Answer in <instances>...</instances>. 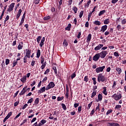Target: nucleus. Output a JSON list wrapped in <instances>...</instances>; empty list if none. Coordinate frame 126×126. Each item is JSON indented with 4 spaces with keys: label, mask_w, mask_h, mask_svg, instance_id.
Listing matches in <instances>:
<instances>
[{
    "label": "nucleus",
    "mask_w": 126,
    "mask_h": 126,
    "mask_svg": "<svg viewBox=\"0 0 126 126\" xmlns=\"http://www.w3.org/2000/svg\"><path fill=\"white\" fill-rule=\"evenodd\" d=\"M70 28H71V24H68V26L65 28V29L68 31H70Z\"/></svg>",
    "instance_id": "nucleus-22"
},
{
    "label": "nucleus",
    "mask_w": 126,
    "mask_h": 126,
    "mask_svg": "<svg viewBox=\"0 0 126 126\" xmlns=\"http://www.w3.org/2000/svg\"><path fill=\"white\" fill-rule=\"evenodd\" d=\"M70 76H71V79H73V78H74V77L76 76V72H75L73 73H72Z\"/></svg>",
    "instance_id": "nucleus-28"
},
{
    "label": "nucleus",
    "mask_w": 126,
    "mask_h": 126,
    "mask_svg": "<svg viewBox=\"0 0 126 126\" xmlns=\"http://www.w3.org/2000/svg\"><path fill=\"white\" fill-rule=\"evenodd\" d=\"M118 1H119V0H112L111 2L112 3H116Z\"/></svg>",
    "instance_id": "nucleus-60"
},
{
    "label": "nucleus",
    "mask_w": 126,
    "mask_h": 126,
    "mask_svg": "<svg viewBox=\"0 0 126 126\" xmlns=\"http://www.w3.org/2000/svg\"><path fill=\"white\" fill-rule=\"evenodd\" d=\"M25 27L26 28V30H27V31H29V25H28V24H25Z\"/></svg>",
    "instance_id": "nucleus-44"
},
{
    "label": "nucleus",
    "mask_w": 126,
    "mask_h": 126,
    "mask_svg": "<svg viewBox=\"0 0 126 126\" xmlns=\"http://www.w3.org/2000/svg\"><path fill=\"white\" fill-rule=\"evenodd\" d=\"M27 58L28 59H30V57H29L28 56H27L26 55H25L24 58V63H27Z\"/></svg>",
    "instance_id": "nucleus-23"
},
{
    "label": "nucleus",
    "mask_w": 126,
    "mask_h": 126,
    "mask_svg": "<svg viewBox=\"0 0 126 126\" xmlns=\"http://www.w3.org/2000/svg\"><path fill=\"white\" fill-rule=\"evenodd\" d=\"M121 23H122V24H123V25L124 24H126V19H123Z\"/></svg>",
    "instance_id": "nucleus-55"
},
{
    "label": "nucleus",
    "mask_w": 126,
    "mask_h": 126,
    "mask_svg": "<svg viewBox=\"0 0 126 126\" xmlns=\"http://www.w3.org/2000/svg\"><path fill=\"white\" fill-rule=\"evenodd\" d=\"M69 92V89L67 85L66 86V93H65V97L66 99L68 98V92Z\"/></svg>",
    "instance_id": "nucleus-13"
},
{
    "label": "nucleus",
    "mask_w": 126,
    "mask_h": 126,
    "mask_svg": "<svg viewBox=\"0 0 126 126\" xmlns=\"http://www.w3.org/2000/svg\"><path fill=\"white\" fill-rule=\"evenodd\" d=\"M9 59H5V64L6 65H8V64H9Z\"/></svg>",
    "instance_id": "nucleus-42"
},
{
    "label": "nucleus",
    "mask_w": 126,
    "mask_h": 126,
    "mask_svg": "<svg viewBox=\"0 0 126 126\" xmlns=\"http://www.w3.org/2000/svg\"><path fill=\"white\" fill-rule=\"evenodd\" d=\"M93 24H94V25H97L98 26L101 25V22L99 21H95L93 22Z\"/></svg>",
    "instance_id": "nucleus-18"
},
{
    "label": "nucleus",
    "mask_w": 126,
    "mask_h": 126,
    "mask_svg": "<svg viewBox=\"0 0 126 126\" xmlns=\"http://www.w3.org/2000/svg\"><path fill=\"white\" fill-rule=\"evenodd\" d=\"M103 89H104L103 91V94H104V95H107L108 94V93H107V89L106 88V87H104Z\"/></svg>",
    "instance_id": "nucleus-34"
},
{
    "label": "nucleus",
    "mask_w": 126,
    "mask_h": 126,
    "mask_svg": "<svg viewBox=\"0 0 126 126\" xmlns=\"http://www.w3.org/2000/svg\"><path fill=\"white\" fill-rule=\"evenodd\" d=\"M108 29V26L106 25H105L104 26H103L101 28L100 32H102V33H104L106 30Z\"/></svg>",
    "instance_id": "nucleus-8"
},
{
    "label": "nucleus",
    "mask_w": 126,
    "mask_h": 126,
    "mask_svg": "<svg viewBox=\"0 0 126 126\" xmlns=\"http://www.w3.org/2000/svg\"><path fill=\"white\" fill-rule=\"evenodd\" d=\"M55 87V84L54 82H50L46 88V90H49V89H51V88H54Z\"/></svg>",
    "instance_id": "nucleus-3"
},
{
    "label": "nucleus",
    "mask_w": 126,
    "mask_h": 126,
    "mask_svg": "<svg viewBox=\"0 0 126 126\" xmlns=\"http://www.w3.org/2000/svg\"><path fill=\"white\" fill-rule=\"evenodd\" d=\"M45 91H46V87H43L40 90H38V94H41V93H43Z\"/></svg>",
    "instance_id": "nucleus-14"
},
{
    "label": "nucleus",
    "mask_w": 126,
    "mask_h": 126,
    "mask_svg": "<svg viewBox=\"0 0 126 126\" xmlns=\"http://www.w3.org/2000/svg\"><path fill=\"white\" fill-rule=\"evenodd\" d=\"M93 103V102L92 101L90 103H89V104L88 105V109H90V108L91 107V106H92Z\"/></svg>",
    "instance_id": "nucleus-50"
},
{
    "label": "nucleus",
    "mask_w": 126,
    "mask_h": 126,
    "mask_svg": "<svg viewBox=\"0 0 126 126\" xmlns=\"http://www.w3.org/2000/svg\"><path fill=\"white\" fill-rule=\"evenodd\" d=\"M104 47V45L103 44H99L98 46L94 48L95 51H99V50L101 49V48H103Z\"/></svg>",
    "instance_id": "nucleus-11"
},
{
    "label": "nucleus",
    "mask_w": 126,
    "mask_h": 126,
    "mask_svg": "<svg viewBox=\"0 0 126 126\" xmlns=\"http://www.w3.org/2000/svg\"><path fill=\"white\" fill-rule=\"evenodd\" d=\"M109 34H110V32H109V31H106L104 32L105 36H108V35H109Z\"/></svg>",
    "instance_id": "nucleus-58"
},
{
    "label": "nucleus",
    "mask_w": 126,
    "mask_h": 126,
    "mask_svg": "<svg viewBox=\"0 0 126 126\" xmlns=\"http://www.w3.org/2000/svg\"><path fill=\"white\" fill-rule=\"evenodd\" d=\"M17 64V61L13 62L12 67H14V66H15V65H16Z\"/></svg>",
    "instance_id": "nucleus-53"
},
{
    "label": "nucleus",
    "mask_w": 126,
    "mask_h": 126,
    "mask_svg": "<svg viewBox=\"0 0 126 126\" xmlns=\"http://www.w3.org/2000/svg\"><path fill=\"white\" fill-rule=\"evenodd\" d=\"M27 87H24L22 90V91L21 92V93H20V95L21 96L23 95L25 93V92H27Z\"/></svg>",
    "instance_id": "nucleus-12"
},
{
    "label": "nucleus",
    "mask_w": 126,
    "mask_h": 126,
    "mask_svg": "<svg viewBox=\"0 0 126 126\" xmlns=\"http://www.w3.org/2000/svg\"><path fill=\"white\" fill-rule=\"evenodd\" d=\"M116 28L118 31H120V29H122V27L121 26V25H118Z\"/></svg>",
    "instance_id": "nucleus-48"
},
{
    "label": "nucleus",
    "mask_w": 126,
    "mask_h": 126,
    "mask_svg": "<svg viewBox=\"0 0 126 126\" xmlns=\"http://www.w3.org/2000/svg\"><path fill=\"white\" fill-rule=\"evenodd\" d=\"M26 55L27 57H29L30 58L31 56V49H26Z\"/></svg>",
    "instance_id": "nucleus-7"
},
{
    "label": "nucleus",
    "mask_w": 126,
    "mask_h": 126,
    "mask_svg": "<svg viewBox=\"0 0 126 126\" xmlns=\"http://www.w3.org/2000/svg\"><path fill=\"white\" fill-rule=\"evenodd\" d=\"M33 101H34V99L33 98H31L28 100V104H29V103L31 104V103H32Z\"/></svg>",
    "instance_id": "nucleus-41"
},
{
    "label": "nucleus",
    "mask_w": 126,
    "mask_h": 126,
    "mask_svg": "<svg viewBox=\"0 0 126 126\" xmlns=\"http://www.w3.org/2000/svg\"><path fill=\"white\" fill-rule=\"evenodd\" d=\"M81 109H82V106H79L78 108V113H80V112H81Z\"/></svg>",
    "instance_id": "nucleus-56"
},
{
    "label": "nucleus",
    "mask_w": 126,
    "mask_h": 126,
    "mask_svg": "<svg viewBox=\"0 0 126 126\" xmlns=\"http://www.w3.org/2000/svg\"><path fill=\"white\" fill-rule=\"evenodd\" d=\"M63 45L64 47H67L68 43H67V41H66V39H64L63 42Z\"/></svg>",
    "instance_id": "nucleus-27"
},
{
    "label": "nucleus",
    "mask_w": 126,
    "mask_h": 126,
    "mask_svg": "<svg viewBox=\"0 0 126 126\" xmlns=\"http://www.w3.org/2000/svg\"><path fill=\"white\" fill-rule=\"evenodd\" d=\"M107 126H120V124L116 123H108Z\"/></svg>",
    "instance_id": "nucleus-9"
},
{
    "label": "nucleus",
    "mask_w": 126,
    "mask_h": 126,
    "mask_svg": "<svg viewBox=\"0 0 126 126\" xmlns=\"http://www.w3.org/2000/svg\"><path fill=\"white\" fill-rule=\"evenodd\" d=\"M104 24H109L110 23V19H107L104 20L103 21Z\"/></svg>",
    "instance_id": "nucleus-24"
},
{
    "label": "nucleus",
    "mask_w": 126,
    "mask_h": 126,
    "mask_svg": "<svg viewBox=\"0 0 126 126\" xmlns=\"http://www.w3.org/2000/svg\"><path fill=\"white\" fill-rule=\"evenodd\" d=\"M112 112H113V110L109 109V110L107 111L106 113V116H108V115H109V114H111Z\"/></svg>",
    "instance_id": "nucleus-36"
},
{
    "label": "nucleus",
    "mask_w": 126,
    "mask_h": 126,
    "mask_svg": "<svg viewBox=\"0 0 126 126\" xmlns=\"http://www.w3.org/2000/svg\"><path fill=\"white\" fill-rule=\"evenodd\" d=\"M112 97L116 101H119V100H121V99H122V97H123V96L121 94H114Z\"/></svg>",
    "instance_id": "nucleus-1"
},
{
    "label": "nucleus",
    "mask_w": 126,
    "mask_h": 126,
    "mask_svg": "<svg viewBox=\"0 0 126 126\" xmlns=\"http://www.w3.org/2000/svg\"><path fill=\"white\" fill-rule=\"evenodd\" d=\"M5 66V63H4V61H3L1 63V67L3 68Z\"/></svg>",
    "instance_id": "nucleus-51"
},
{
    "label": "nucleus",
    "mask_w": 126,
    "mask_h": 126,
    "mask_svg": "<svg viewBox=\"0 0 126 126\" xmlns=\"http://www.w3.org/2000/svg\"><path fill=\"white\" fill-rule=\"evenodd\" d=\"M42 39V36H39L36 38V41L38 43V44H39V43H40V41H41Z\"/></svg>",
    "instance_id": "nucleus-26"
},
{
    "label": "nucleus",
    "mask_w": 126,
    "mask_h": 126,
    "mask_svg": "<svg viewBox=\"0 0 126 126\" xmlns=\"http://www.w3.org/2000/svg\"><path fill=\"white\" fill-rule=\"evenodd\" d=\"M62 100H63V96H58L57 97V101H62Z\"/></svg>",
    "instance_id": "nucleus-37"
},
{
    "label": "nucleus",
    "mask_w": 126,
    "mask_h": 126,
    "mask_svg": "<svg viewBox=\"0 0 126 126\" xmlns=\"http://www.w3.org/2000/svg\"><path fill=\"white\" fill-rule=\"evenodd\" d=\"M22 12V10H21V9H20L17 12V14H19L20 15H21Z\"/></svg>",
    "instance_id": "nucleus-59"
},
{
    "label": "nucleus",
    "mask_w": 126,
    "mask_h": 126,
    "mask_svg": "<svg viewBox=\"0 0 126 126\" xmlns=\"http://www.w3.org/2000/svg\"><path fill=\"white\" fill-rule=\"evenodd\" d=\"M45 67H46L45 64H42L41 66V69H44Z\"/></svg>",
    "instance_id": "nucleus-64"
},
{
    "label": "nucleus",
    "mask_w": 126,
    "mask_h": 126,
    "mask_svg": "<svg viewBox=\"0 0 126 126\" xmlns=\"http://www.w3.org/2000/svg\"><path fill=\"white\" fill-rule=\"evenodd\" d=\"M44 42H45V37H42V39H41L40 43H39V46L40 48H42V47L44 46Z\"/></svg>",
    "instance_id": "nucleus-16"
},
{
    "label": "nucleus",
    "mask_w": 126,
    "mask_h": 126,
    "mask_svg": "<svg viewBox=\"0 0 126 126\" xmlns=\"http://www.w3.org/2000/svg\"><path fill=\"white\" fill-rule=\"evenodd\" d=\"M102 99H103V96L102 94H99L98 95V99H96L95 102H100L102 100Z\"/></svg>",
    "instance_id": "nucleus-10"
},
{
    "label": "nucleus",
    "mask_w": 126,
    "mask_h": 126,
    "mask_svg": "<svg viewBox=\"0 0 126 126\" xmlns=\"http://www.w3.org/2000/svg\"><path fill=\"white\" fill-rule=\"evenodd\" d=\"M105 13H106V11L105 10L100 11L98 13V16H101V15H103V14H104Z\"/></svg>",
    "instance_id": "nucleus-25"
},
{
    "label": "nucleus",
    "mask_w": 126,
    "mask_h": 126,
    "mask_svg": "<svg viewBox=\"0 0 126 126\" xmlns=\"http://www.w3.org/2000/svg\"><path fill=\"white\" fill-rule=\"evenodd\" d=\"M96 93L97 92L96 91H94L92 94L91 98H94V97H95V96H96Z\"/></svg>",
    "instance_id": "nucleus-32"
},
{
    "label": "nucleus",
    "mask_w": 126,
    "mask_h": 126,
    "mask_svg": "<svg viewBox=\"0 0 126 126\" xmlns=\"http://www.w3.org/2000/svg\"><path fill=\"white\" fill-rule=\"evenodd\" d=\"M14 5H15V3H12L9 6V8L7 9V11H8V12H11V11H12V10H13V8L14 7Z\"/></svg>",
    "instance_id": "nucleus-6"
},
{
    "label": "nucleus",
    "mask_w": 126,
    "mask_h": 126,
    "mask_svg": "<svg viewBox=\"0 0 126 126\" xmlns=\"http://www.w3.org/2000/svg\"><path fill=\"white\" fill-rule=\"evenodd\" d=\"M23 48V42H19V44L18 46V50H22Z\"/></svg>",
    "instance_id": "nucleus-15"
},
{
    "label": "nucleus",
    "mask_w": 126,
    "mask_h": 126,
    "mask_svg": "<svg viewBox=\"0 0 126 126\" xmlns=\"http://www.w3.org/2000/svg\"><path fill=\"white\" fill-rule=\"evenodd\" d=\"M25 14H26V12H25L23 14V17L22 18V20H25Z\"/></svg>",
    "instance_id": "nucleus-54"
},
{
    "label": "nucleus",
    "mask_w": 126,
    "mask_h": 126,
    "mask_svg": "<svg viewBox=\"0 0 126 126\" xmlns=\"http://www.w3.org/2000/svg\"><path fill=\"white\" fill-rule=\"evenodd\" d=\"M49 72H50V69H49V68H48V69H47L46 70H45V72H44V74H49Z\"/></svg>",
    "instance_id": "nucleus-45"
},
{
    "label": "nucleus",
    "mask_w": 126,
    "mask_h": 126,
    "mask_svg": "<svg viewBox=\"0 0 126 126\" xmlns=\"http://www.w3.org/2000/svg\"><path fill=\"white\" fill-rule=\"evenodd\" d=\"M114 56H115V57H116V58H119V57L120 56V55L119 54V52L118 51L114 52Z\"/></svg>",
    "instance_id": "nucleus-33"
},
{
    "label": "nucleus",
    "mask_w": 126,
    "mask_h": 126,
    "mask_svg": "<svg viewBox=\"0 0 126 126\" xmlns=\"http://www.w3.org/2000/svg\"><path fill=\"white\" fill-rule=\"evenodd\" d=\"M33 2L35 4H39L40 3V0H34Z\"/></svg>",
    "instance_id": "nucleus-43"
},
{
    "label": "nucleus",
    "mask_w": 126,
    "mask_h": 126,
    "mask_svg": "<svg viewBox=\"0 0 126 126\" xmlns=\"http://www.w3.org/2000/svg\"><path fill=\"white\" fill-rule=\"evenodd\" d=\"M116 70L118 72V74H121V73H122V68L120 67H116Z\"/></svg>",
    "instance_id": "nucleus-21"
},
{
    "label": "nucleus",
    "mask_w": 126,
    "mask_h": 126,
    "mask_svg": "<svg viewBox=\"0 0 126 126\" xmlns=\"http://www.w3.org/2000/svg\"><path fill=\"white\" fill-rule=\"evenodd\" d=\"M91 3V0H89L87 3L85 5V6H87V7H89V5Z\"/></svg>",
    "instance_id": "nucleus-30"
},
{
    "label": "nucleus",
    "mask_w": 126,
    "mask_h": 126,
    "mask_svg": "<svg viewBox=\"0 0 126 126\" xmlns=\"http://www.w3.org/2000/svg\"><path fill=\"white\" fill-rule=\"evenodd\" d=\"M73 10L74 11V13H77V10H78V9H77L76 6H74L73 7Z\"/></svg>",
    "instance_id": "nucleus-31"
},
{
    "label": "nucleus",
    "mask_w": 126,
    "mask_h": 126,
    "mask_svg": "<svg viewBox=\"0 0 126 126\" xmlns=\"http://www.w3.org/2000/svg\"><path fill=\"white\" fill-rule=\"evenodd\" d=\"M62 106L63 110L65 111V110H66V106H65V104L62 103Z\"/></svg>",
    "instance_id": "nucleus-46"
},
{
    "label": "nucleus",
    "mask_w": 126,
    "mask_h": 126,
    "mask_svg": "<svg viewBox=\"0 0 126 126\" xmlns=\"http://www.w3.org/2000/svg\"><path fill=\"white\" fill-rule=\"evenodd\" d=\"M99 59H100V55L99 53H97L93 57V60L94 61V62H98Z\"/></svg>",
    "instance_id": "nucleus-5"
},
{
    "label": "nucleus",
    "mask_w": 126,
    "mask_h": 126,
    "mask_svg": "<svg viewBox=\"0 0 126 126\" xmlns=\"http://www.w3.org/2000/svg\"><path fill=\"white\" fill-rule=\"evenodd\" d=\"M97 79H105V77H104V76H103L102 74H99L98 75Z\"/></svg>",
    "instance_id": "nucleus-20"
},
{
    "label": "nucleus",
    "mask_w": 126,
    "mask_h": 126,
    "mask_svg": "<svg viewBox=\"0 0 126 126\" xmlns=\"http://www.w3.org/2000/svg\"><path fill=\"white\" fill-rule=\"evenodd\" d=\"M28 104H25L23 106V108H22V109H23V110H25V109H26V107H28Z\"/></svg>",
    "instance_id": "nucleus-61"
},
{
    "label": "nucleus",
    "mask_w": 126,
    "mask_h": 126,
    "mask_svg": "<svg viewBox=\"0 0 126 126\" xmlns=\"http://www.w3.org/2000/svg\"><path fill=\"white\" fill-rule=\"evenodd\" d=\"M40 63H41V64H43V63H44V62H45V58L43 57V56H41L40 57Z\"/></svg>",
    "instance_id": "nucleus-29"
},
{
    "label": "nucleus",
    "mask_w": 126,
    "mask_h": 126,
    "mask_svg": "<svg viewBox=\"0 0 126 126\" xmlns=\"http://www.w3.org/2000/svg\"><path fill=\"white\" fill-rule=\"evenodd\" d=\"M12 114V112H9L8 113V114L6 116L9 118H10V116H11Z\"/></svg>",
    "instance_id": "nucleus-63"
},
{
    "label": "nucleus",
    "mask_w": 126,
    "mask_h": 126,
    "mask_svg": "<svg viewBox=\"0 0 126 126\" xmlns=\"http://www.w3.org/2000/svg\"><path fill=\"white\" fill-rule=\"evenodd\" d=\"M41 124L43 125H44V124H46V123H47V121L45 120H42L40 121Z\"/></svg>",
    "instance_id": "nucleus-49"
},
{
    "label": "nucleus",
    "mask_w": 126,
    "mask_h": 126,
    "mask_svg": "<svg viewBox=\"0 0 126 126\" xmlns=\"http://www.w3.org/2000/svg\"><path fill=\"white\" fill-rule=\"evenodd\" d=\"M40 56H41V50H40V49H38L37 52L36 53V58H37V59H39Z\"/></svg>",
    "instance_id": "nucleus-17"
},
{
    "label": "nucleus",
    "mask_w": 126,
    "mask_h": 126,
    "mask_svg": "<svg viewBox=\"0 0 126 126\" xmlns=\"http://www.w3.org/2000/svg\"><path fill=\"white\" fill-rule=\"evenodd\" d=\"M85 27H87V28L89 27V22H86L85 24Z\"/></svg>",
    "instance_id": "nucleus-62"
},
{
    "label": "nucleus",
    "mask_w": 126,
    "mask_h": 126,
    "mask_svg": "<svg viewBox=\"0 0 126 126\" xmlns=\"http://www.w3.org/2000/svg\"><path fill=\"white\" fill-rule=\"evenodd\" d=\"M34 104L35 105H38L39 104V98H36L34 101Z\"/></svg>",
    "instance_id": "nucleus-39"
},
{
    "label": "nucleus",
    "mask_w": 126,
    "mask_h": 126,
    "mask_svg": "<svg viewBox=\"0 0 126 126\" xmlns=\"http://www.w3.org/2000/svg\"><path fill=\"white\" fill-rule=\"evenodd\" d=\"M84 12V11H81V12H80V14H79V18H81L82 17V16H83Z\"/></svg>",
    "instance_id": "nucleus-40"
},
{
    "label": "nucleus",
    "mask_w": 126,
    "mask_h": 126,
    "mask_svg": "<svg viewBox=\"0 0 126 126\" xmlns=\"http://www.w3.org/2000/svg\"><path fill=\"white\" fill-rule=\"evenodd\" d=\"M91 37H92V35L91 33L89 34L87 37V41H88V42L91 41Z\"/></svg>",
    "instance_id": "nucleus-19"
},
{
    "label": "nucleus",
    "mask_w": 126,
    "mask_h": 126,
    "mask_svg": "<svg viewBox=\"0 0 126 126\" xmlns=\"http://www.w3.org/2000/svg\"><path fill=\"white\" fill-rule=\"evenodd\" d=\"M80 36H81V32H79L77 36V37L78 38V39H80V38L81 37Z\"/></svg>",
    "instance_id": "nucleus-47"
},
{
    "label": "nucleus",
    "mask_w": 126,
    "mask_h": 126,
    "mask_svg": "<svg viewBox=\"0 0 126 126\" xmlns=\"http://www.w3.org/2000/svg\"><path fill=\"white\" fill-rule=\"evenodd\" d=\"M106 67L105 66H103L101 67H98L96 68L95 71L97 72V73H99V72H102L104 70V69Z\"/></svg>",
    "instance_id": "nucleus-4"
},
{
    "label": "nucleus",
    "mask_w": 126,
    "mask_h": 126,
    "mask_svg": "<svg viewBox=\"0 0 126 126\" xmlns=\"http://www.w3.org/2000/svg\"><path fill=\"white\" fill-rule=\"evenodd\" d=\"M121 108H122V105H117L115 106V109H116V110H120Z\"/></svg>",
    "instance_id": "nucleus-35"
},
{
    "label": "nucleus",
    "mask_w": 126,
    "mask_h": 126,
    "mask_svg": "<svg viewBox=\"0 0 126 126\" xmlns=\"http://www.w3.org/2000/svg\"><path fill=\"white\" fill-rule=\"evenodd\" d=\"M98 54L99 55V58H101V59H105V57L108 55V51H102L98 53Z\"/></svg>",
    "instance_id": "nucleus-2"
},
{
    "label": "nucleus",
    "mask_w": 126,
    "mask_h": 126,
    "mask_svg": "<svg viewBox=\"0 0 126 126\" xmlns=\"http://www.w3.org/2000/svg\"><path fill=\"white\" fill-rule=\"evenodd\" d=\"M49 19H51V17L50 16L44 17L43 18V20H49Z\"/></svg>",
    "instance_id": "nucleus-38"
},
{
    "label": "nucleus",
    "mask_w": 126,
    "mask_h": 126,
    "mask_svg": "<svg viewBox=\"0 0 126 126\" xmlns=\"http://www.w3.org/2000/svg\"><path fill=\"white\" fill-rule=\"evenodd\" d=\"M20 115H21V112L19 113L15 118L14 120H16L18 118H19L20 117Z\"/></svg>",
    "instance_id": "nucleus-52"
},
{
    "label": "nucleus",
    "mask_w": 126,
    "mask_h": 126,
    "mask_svg": "<svg viewBox=\"0 0 126 126\" xmlns=\"http://www.w3.org/2000/svg\"><path fill=\"white\" fill-rule=\"evenodd\" d=\"M23 23H24V20L21 19V22L20 23V24H19V26H22V24H23Z\"/></svg>",
    "instance_id": "nucleus-57"
}]
</instances>
